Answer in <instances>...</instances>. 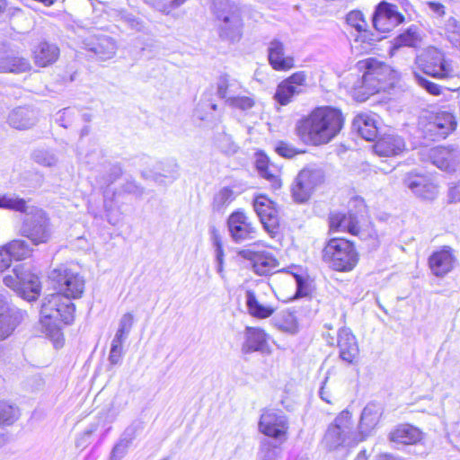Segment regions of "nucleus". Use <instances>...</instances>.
Returning a JSON list of instances; mask_svg holds the SVG:
<instances>
[{
	"label": "nucleus",
	"mask_w": 460,
	"mask_h": 460,
	"mask_svg": "<svg viewBox=\"0 0 460 460\" xmlns=\"http://www.w3.org/2000/svg\"><path fill=\"white\" fill-rule=\"evenodd\" d=\"M320 395H321V398H322L323 401L327 402L328 403H331V402H331V400H330V398H329V396H328V394H326V392L324 391V387H322V388H321Z\"/></svg>",
	"instance_id": "58"
},
{
	"label": "nucleus",
	"mask_w": 460,
	"mask_h": 460,
	"mask_svg": "<svg viewBox=\"0 0 460 460\" xmlns=\"http://www.w3.org/2000/svg\"><path fill=\"white\" fill-rule=\"evenodd\" d=\"M294 277L296 282V296H307L311 291L310 279L298 274H295Z\"/></svg>",
	"instance_id": "46"
},
{
	"label": "nucleus",
	"mask_w": 460,
	"mask_h": 460,
	"mask_svg": "<svg viewBox=\"0 0 460 460\" xmlns=\"http://www.w3.org/2000/svg\"><path fill=\"white\" fill-rule=\"evenodd\" d=\"M321 260L332 270L348 273L358 267L360 252L355 241L344 236H331L323 244Z\"/></svg>",
	"instance_id": "4"
},
{
	"label": "nucleus",
	"mask_w": 460,
	"mask_h": 460,
	"mask_svg": "<svg viewBox=\"0 0 460 460\" xmlns=\"http://www.w3.org/2000/svg\"><path fill=\"white\" fill-rule=\"evenodd\" d=\"M323 181L324 177L320 170L309 167L303 168L297 173L291 187L294 199L300 203L307 201Z\"/></svg>",
	"instance_id": "12"
},
{
	"label": "nucleus",
	"mask_w": 460,
	"mask_h": 460,
	"mask_svg": "<svg viewBox=\"0 0 460 460\" xmlns=\"http://www.w3.org/2000/svg\"><path fill=\"white\" fill-rule=\"evenodd\" d=\"M25 313L13 311L7 302L0 296V341L12 336L16 328L22 323Z\"/></svg>",
	"instance_id": "25"
},
{
	"label": "nucleus",
	"mask_w": 460,
	"mask_h": 460,
	"mask_svg": "<svg viewBox=\"0 0 460 460\" xmlns=\"http://www.w3.org/2000/svg\"><path fill=\"white\" fill-rule=\"evenodd\" d=\"M3 282L28 302L36 301L42 291L40 272L23 263L16 265L12 273L4 277Z\"/></svg>",
	"instance_id": "5"
},
{
	"label": "nucleus",
	"mask_w": 460,
	"mask_h": 460,
	"mask_svg": "<svg viewBox=\"0 0 460 460\" xmlns=\"http://www.w3.org/2000/svg\"><path fill=\"white\" fill-rule=\"evenodd\" d=\"M347 24L357 31L356 42L371 45L375 41L374 33L369 28L368 22L360 10H352L346 15Z\"/></svg>",
	"instance_id": "27"
},
{
	"label": "nucleus",
	"mask_w": 460,
	"mask_h": 460,
	"mask_svg": "<svg viewBox=\"0 0 460 460\" xmlns=\"http://www.w3.org/2000/svg\"><path fill=\"white\" fill-rule=\"evenodd\" d=\"M76 306L72 299L60 293L46 295L40 303L39 322L46 337L56 349L65 345L63 328L75 320Z\"/></svg>",
	"instance_id": "3"
},
{
	"label": "nucleus",
	"mask_w": 460,
	"mask_h": 460,
	"mask_svg": "<svg viewBox=\"0 0 460 460\" xmlns=\"http://www.w3.org/2000/svg\"><path fill=\"white\" fill-rule=\"evenodd\" d=\"M278 328L287 333L295 334L299 331V321L295 312H283L278 322Z\"/></svg>",
	"instance_id": "38"
},
{
	"label": "nucleus",
	"mask_w": 460,
	"mask_h": 460,
	"mask_svg": "<svg viewBox=\"0 0 460 460\" xmlns=\"http://www.w3.org/2000/svg\"><path fill=\"white\" fill-rule=\"evenodd\" d=\"M429 5L435 12H440L442 13H445V6L440 3L430 2Z\"/></svg>",
	"instance_id": "56"
},
{
	"label": "nucleus",
	"mask_w": 460,
	"mask_h": 460,
	"mask_svg": "<svg viewBox=\"0 0 460 460\" xmlns=\"http://www.w3.org/2000/svg\"><path fill=\"white\" fill-rule=\"evenodd\" d=\"M31 58L36 66L49 67L59 59L60 49L54 42L41 40L33 47Z\"/></svg>",
	"instance_id": "26"
},
{
	"label": "nucleus",
	"mask_w": 460,
	"mask_h": 460,
	"mask_svg": "<svg viewBox=\"0 0 460 460\" xmlns=\"http://www.w3.org/2000/svg\"><path fill=\"white\" fill-rule=\"evenodd\" d=\"M123 340L124 339L115 336L114 340L112 341L110 353V361L111 364H117L122 355Z\"/></svg>",
	"instance_id": "48"
},
{
	"label": "nucleus",
	"mask_w": 460,
	"mask_h": 460,
	"mask_svg": "<svg viewBox=\"0 0 460 460\" xmlns=\"http://www.w3.org/2000/svg\"><path fill=\"white\" fill-rule=\"evenodd\" d=\"M457 256L454 248L443 245L434 250L428 258V267L432 275L444 278L457 265Z\"/></svg>",
	"instance_id": "15"
},
{
	"label": "nucleus",
	"mask_w": 460,
	"mask_h": 460,
	"mask_svg": "<svg viewBox=\"0 0 460 460\" xmlns=\"http://www.w3.org/2000/svg\"><path fill=\"white\" fill-rule=\"evenodd\" d=\"M374 153L380 157H396L405 150V143L400 137L385 135L377 138L372 146Z\"/></svg>",
	"instance_id": "28"
},
{
	"label": "nucleus",
	"mask_w": 460,
	"mask_h": 460,
	"mask_svg": "<svg viewBox=\"0 0 460 460\" xmlns=\"http://www.w3.org/2000/svg\"><path fill=\"white\" fill-rule=\"evenodd\" d=\"M380 413L366 407L361 414L360 426L367 429H373L379 422Z\"/></svg>",
	"instance_id": "43"
},
{
	"label": "nucleus",
	"mask_w": 460,
	"mask_h": 460,
	"mask_svg": "<svg viewBox=\"0 0 460 460\" xmlns=\"http://www.w3.org/2000/svg\"><path fill=\"white\" fill-rule=\"evenodd\" d=\"M405 21L404 14L398 10L397 5L385 0L376 5L372 16L374 29L383 35L392 32L396 27L403 24Z\"/></svg>",
	"instance_id": "10"
},
{
	"label": "nucleus",
	"mask_w": 460,
	"mask_h": 460,
	"mask_svg": "<svg viewBox=\"0 0 460 460\" xmlns=\"http://www.w3.org/2000/svg\"><path fill=\"white\" fill-rule=\"evenodd\" d=\"M258 253V251L251 250V249H240L237 251V255L243 260H247L251 261L252 266L254 263L255 257Z\"/></svg>",
	"instance_id": "53"
},
{
	"label": "nucleus",
	"mask_w": 460,
	"mask_h": 460,
	"mask_svg": "<svg viewBox=\"0 0 460 460\" xmlns=\"http://www.w3.org/2000/svg\"><path fill=\"white\" fill-rule=\"evenodd\" d=\"M414 195L424 200H432L438 195V186L429 176L423 174L420 187L415 190Z\"/></svg>",
	"instance_id": "36"
},
{
	"label": "nucleus",
	"mask_w": 460,
	"mask_h": 460,
	"mask_svg": "<svg viewBox=\"0 0 460 460\" xmlns=\"http://www.w3.org/2000/svg\"><path fill=\"white\" fill-rule=\"evenodd\" d=\"M30 61L19 55H7L0 58L1 73H24L31 69Z\"/></svg>",
	"instance_id": "34"
},
{
	"label": "nucleus",
	"mask_w": 460,
	"mask_h": 460,
	"mask_svg": "<svg viewBox=\"0 0 460 460\" xmlns=\"http://www.w3.org/2000/svg\"><path fill=\"white\" fill-rule=\"evenodd\" d=\"M403 3L409 4L407 0H402L401 1V4H403Z\"/></svg>",
	"instance_id": "60"
},
{
	"label": "nucleus",
	"mask_w": 460,
	"mask_h": 460,
	"mask_svg": "<svg viewBox=\"0 0 460 460\" xmlns=\"http://www.w3.org/2000/svg\"><path fill=\"white\" fill-rule=\"evenodd\" d=\"M448 197L452 202H459L460 201V181L455 182L449 188Z\"/></svg>",
	"instance_id": "54"
},
{
	"label": "nucleus",
	"mask_w": 460,
	"mask_h": 460,
	"mask_svg": "<svg viewBox=\"0 0 460 460\" xmlns=\"http://www.w3.org/2000/svg\"><path fill=\"white\" fill-rule=\"evenodd\" d=\"M356 460H367V456L365 451L360 452Z\"/></svg>",
	"instance_id": "59"
},
{
	"label": "nucleus",
	"mask_w": 460,
	"mask_h": 460,
	"mask_svg": "<svg viewBox=\"0 0 460 460\" xmlns=\"http://www.w3.org/2000/svg\"><path fill=\"white\" fill-rule=\"evenodd\" d=\"M49 217L43 209L36 208L31 217L24 218L22 223L21 234L32 244L47 243L51 238Z\"/></svg>",
	"instance_id": "9"
},
{
	"label": "nucleus",
	"mask_w": 460,
	"mask_h": 460,
	"mask_svg": "<svg viewBox=\"0 0 460 460\" xmlns=\"http://www.w3.org/2000/svg\"><path fill=\"white\" fill-rule=\"evenodd\" d=\"M360 80L351 88V96L358 102H364L372 96L389 92L400 81V73L387 63L370 57L356 64Z\"/></svg>",
	"instance_id": "2"
},
{
	"label": "nucleus",
	"mask_w": 460,
	"mask_h": 460,
	"mask_svg": "<svg viewBox=\"0 0 460 460\" xmlns=\"http://www.w3.org/2000/svg\"><path fill=\"white\" fill-rule=\"evenodd\" d=\"M231 86L230 80L228 76L223 75L219 78L217 83V93L221 98H226L229 93V89Z\"/></svg>",
	"instance_id": "51"
},
{
	"label": "nucleus",
	"mask_w": 460,
	"mask_h": 460,
	"mask_svg": "<svg viewBox=\"0 0 460 460\" xmlns=\"http://www.w3.org/2000/svg\"><path fill=\"white\" fill-rule=\"evenodd\" d=\"M268 61L270 67L277 72H288L296 67V58L287 52L285 43L279 39L270 42Z\"/></svg>",
	"instance_id": "21"
},
{
	"label": "nucleus",
	"mask_w": 460,
	"mask_h": 460,
	"mask_svg": "<svg viewBox=\"0 0 460 460\" xmlns=\"http://www.w3.org/2000/svg\"><path fill=\"white\" fill-rule=\"evenodd\" d=\"M353 125L364 139L373 141L376 138L378 127L373 115L368 113L358 114L353 120Z\"/></svg>",
	"instance_id": "29"
},
{
	"label": "nucleus",
	"mask_w": 460,
	"mask_h": 460,
	"mask_svg": "<svg viewBox=\"0 0 460 460\" xmlns=\"http://www.w3.org/2000/svg\"><path fill=\"white\" fill-rule=\"evenodd\" d=\"M424 438L423 431L408 422L399 423L388 433V440L394 445L415 446Z\"/></svg>",
	"instance_id": "23"
},
{
	"label": "nucleus",
	"mask_w": 460,
	"mask_h": 460,
	"mask_svg": "<svg viewBox=\"0 0 460 460\" xmlns=\"http://www.w3.org/2000/svg\"><path fill=\"white\" fill-rule=\"evenodd\" d=\"M416 64L425 75L436 79H449L455 75L452 60L435 47L425 49L417 57Z\"/></svg>",
	"instance_id": "8"
},
{
	"label": "nucleus",
	"mask_w": 460,
	"mask_h": 460,
	"mask_svg": "<svg viewBox=\"0 0 460 460\" xmlns=\"http://www.w3.org/2000/svg\"><path fill=\"white\" fill-rule=\"evenodd\" d=\"M337 345L340 358L349 365H355L359 358V347L356 336L348 328L338 332Z\"/></svg>",
	"instance_id": "24"
},
{
	"label": "nucleus",
	"mask_w": 460,
	"mask_h": 460,
	"mask_svg": "<svg viewBox=\"0 0 460 460\" xmlns=\"http://www.w3.org/2000/svg\"><path fill=\"white\" fill-rule=\"evenodd\" d=\"M415 78L420 86L426 90L429 94L433 96H439L443 94V87L432 82L420 75H415Z\"/></svg>",
	"instance_id": "44"
},
{
	"label": "nucleus",
	"mask_w": 460,
	"mask_h": 460,
	"mask_svg": "<svg viewBox=\"0 0 460 460\" xmlns=\"http://www.w3.org/2000/svg\"><path fill=\"white\" fill-rule=\"evenodd\" d=\"M254 156V167L259 175L270 183L271 190L281 189L283 185L281 166L272 162L264 151L255 152Z\"/></svg>",
	"instance_id": "19"
},
{
	"label": "nucleus",
	"mask_w": 460,
	"mask_h": 460,
	"mask_svg": "<svg viewBox=\"0 0 460 460\" xmlns=\"http://www.w3.org/2000/svg\"><path fill=\"white\" fill-rule=\"evenodd\" d=\"M259 430L269 438H285L288 432L287 418L274 410L266 409L261 415Z\"/></svg>",
	"instance_id": "20"
},
{
	"label": "nucleus",
	"mask_w": 460,
	"mask_h": 460,
	"mask_svg": "<svg viewBox=\"0 0 460 460\" xmlns=\"http://www.w3.org/2000/svg\"><path fill=\"white\" fill-rule=\"evenodd\" d=\"M268 339V334L263 329L248 326L245 329L243 349L246 352L262 350L267 347Z\"/></svg>",
	"instance_id": "31"
},
{
	"label": "nucleus",
	"mask_w": 460,
	"mask_h": 460,
	"mask_svg": "<svg viewBox=\"0 0 460 460\" xmlns=\"http://www.w3.org/2000/svg\"><path fill=\"white\" fill-rule=\"evenodd\" d=\"M20 417L19 408L5 400H0V425H11Z\"/></svg>",
	"instance_id": "37"
},
{
	"label": "nucleus",
	"mask_w": 460,
	"mask_h": 460,
	"mask_svg": "<svg viewBox=\"0 0 460 460\" xmlns=\"http://www.w3.org/2000/svg\"><path fill=\"white\" fill-rule=\"evenodd\" d=\"M226 226L231 238L236 243L254 239L258 235L255 220L243 209L232 212L227 217Z\"/></svg>",
	"instance_id": "11"
},
{
	"label": "nucleus",
	"mask_w": 460,
	"mask_h": 460,
	"mask_svg": "<svg viewBox=\"0 0 460 460\" xmlns=\"http://www.w3.org/2000/svg\"><path fill=\"white\" fill-rule=\"evenodd\" d=\"M345 123L342 111L336 107H314L296 124L295 132L307 146H321L329 144L341 131Z\"/></svg>",
	"instance_id": "1"
},
{
	"label": "nucleus",
	"mask_w": 460,
	"mask_h": 460,
	"mask_svg": "<svg viewBox=\"0 0 460 460\" xmlns=\"http://www.w3.org/2000/svg\"><path fill=\"white\" fill-rule=\"evenodd\" d=\"M457 128L455 113L448 111H438L429 116L426 122V130L433 139H445Z\"/></svg>",
	"instance_id": "16"
},
{
	"label": "nucleus",
	"mask_w": 460,
	"mask_h": 460,
	"mask_svg": "<svg viewBox=\"0 0 460 460\" xmlns=\"http://www.w3.org/2000/svg\"><path fill=\"white\" fill-rule=\"evenodd\" d=\"M212 240L213 243L216 247L217 252V259L219 262L220 267L223 263V258H224V244H223V238L219 233V231L216 228L212 230Z\"/></svg>",
	"instance_id": "47"
},
{
	"label": "nucleus",
	"mask_w": 460,
	"mask_h": 460,
	"mask_svg": "<svg viewBox=\"0 0 460 460\" xmlns=\"http://www.w3.org/2000/svg\"><path fill=\"white\" fill-rule=\"evenodd\" d=\"M50 283L56 293L75 300L83 297L85 291V279L77 270L67 265L55 268L49 276Z\"/></svg>",
	"instance_id": "6"
},
{
	"label": "nucleus",
	"mask_w": 460,
	"mask_h": 460,
	"mask_svg": "<svg viewBox=\"0 0 460 460\" xmlns=\"http://www.w3.org/2000/svg\"><path fill=\"white\" fill-rule=\"evenodd\" d=\"M12 266L9 255L4 244L0 245V274L6 271Z\"/></svg>",
	"instance_id": "52"
},
{
	"label": "nucleus",
	"mask_w": 460,
	"mask_h": 460,
	"mask_svg": "<svg viewBox=\"0 0 460 460\" xmlns=\"http://www.w3.org/2000/svg\"><path fill=\"white\" fill-rule=\"evenodd\" d=\"M422 175L423 174L415 172L406 173L402 180L403 185L414 193L415 190L420 187Z\"/></svg>",
	"instance_id": "49"
},
{
	"label": "nucleus",
	"mask_w": 460,
	"mask_h": 460,
	"mask_svg": "<svg viewBox=\"0 0 460 460\" xmlns=\"http://www.w3.org/2000/svg\"><path fill=\"white\" fill-rule=\"evenodd\" d=\"M429 159L441 171L453 172L460 167V150L451 146H438L430 150Z\"/></svg>",
	"instance_id": "22"
},
{
	"label": "nucleus",
	"mask_w": 460,
	"mask_h": 460,
	"mask_svg": "<svg viewBox=\"0 0 460 460\" xmlns=\"http://www.w3.org/2000/svg\"><path fill=\"white\" fill-rule=\"evenodd\" d=\"M10 124L17 129H26L31 125V119L28 110L18 108L14 110L9 118Z\"/></svg>",
	"instance_id": "41"
},
{
	"label": "nucleus",
	"mask_w": 460,
	"mask_h": 460,
	"mask_svg": "<svg viewBox=\"0 0 460 460\" xmlns=\"http://www.w3.org/2000/svg\"><path fill=\"white\" fill-rule=\"evenodd\" d=\"M134 317L130 313L125 314L121 320H120V325L119 328L116 333L117 337H119L121 339H124L126 334L129 332L133 325Z\"/></svg>",
	"instance_id": "50"
},
{
	"label": "nucleus",
	"mask_w": 460,
	"mask_h": 460,
	"mask_svg": "<svg viewBox=\"0 0 460 460\" xmlns=\"http://www.w3.org/2000/svg\"><path fill=\"white\" fill-rule=\"evenodd\" d=\"M352 424V413L349 410L341 411L328 426L324 439L330 450H336L346 441L347 430Z\"/></svg>",
	"instance_id": "18"
},
{
	"label": "nucleus",
	"mask_w": 460,
	"mask_h": 460,
	"mask_svg": "<svg viewBox=\"0 0 460 460\" xmlns=\"http://www.w3.org/2000/svg\"><path fill=\"white\" fill-rule=\"evenodd\" d=\"M309 86L308 73L299 70L280 81L274 93V100L280 105L289 104L296 95L300 94Z\"/></svg>",
	"instance_id": "13"
},
{
	"label": "nucleus",
	"mask_w": 460,
	"mask_h": 460,
	"mask_svg": "<svg viewBox=\"0 0 460 460\" xmlns=\"http://www.w3.org/2000/svg\"><path fill=\"white\" fill-rule=\"evenodd\" d=\"M446 31L449 40L453 43L460 38V21L456 18H449L447 23Z\"/></svg>",
	"instance_id": "45"
},
{
	"label": "nucleus",
	"mask_w": 460,
	"mask_h": 460,
	"mask_svg": "<svg viewBox=\"0 0 460 460\" xmlns=\"http://www.w3.org/2000/svg\"><path fill=\"white\" fill-rule=\"evenodd\" d=\"M246 307L251 316L261 320L271 317L277 309L270 294L261 289L246 290Z\"/></svg>",
	"instance_id": "17"
},
{
	"label": "nucleus",
	"mask_w": 460,
	"mask_h": 460,
	"mask_svg": "<svg viewBox=\"0 0 460 460\" xmlns=\"http://www.w3.org/2000/svg\"><path fill=\"white\" fill-rule=\"evenodd\" d=\"M279 261L267 251H258L252 270L259 276L271 275L279 270Z\"/></svg>",
	"instance_id": "30"
},
{
	"label": "nucleus",
	"mask_w": 460,
	"mask_h": 460,
	"mask_svg": "<svg viewBox=\"0 0 460 460\" xmlns=\"http://www.w3.org/2000/svg\"><path fill=\"white\" fill-rule=\"evenodd\" d=\"M0 208L27 215L29 205L28 201L23 198L9 193H1Z\"/></svg>",
	"instance_id": "35"
},
{
	"label": "nucleus",
	"mask_w": 460,
	"mask_h": 460,
	"mask_svg": "<svg viewBox=\"0 0 460 460\" xmlns=\"http://www.w3.org/2000/svg\"><path fill=\"white\" fill-rule=\"evenodd\" d=\"M327 226L330 234L345 233L359 237L364 233L358 213L350 209L347 212L331 211L327 217Z\"/></svg>",
	"instance_id": "14"
},
{
	"label": "nucleus",
	"mask_w": 460,
	"mask_h": 460,
	"mask_svg": "<svg viewBox=\"0 0 460 460\" xmlns=\"http://www.w3.org/2000/svg\"><path fill=\"white\" fill-rule=\"evenodd\" d=\"M421 41V37L416 26H411L398 34L393 40L391 54H394L401 48H416Z\"/></svg>",
	"instance_id": "33"
},
{
	"label": "nucleus",
	"mask_w": 460,
	"mask_h": 460,
	"mask_svg": "<svg viewBox=\"0 0 460 460\" xmlns=\"http://www.w3.org/2000/svg\"><path fill=\"white\" fill-rule=\"evenodd\" d=\"M8 4V0H0V16L7 11Z\"/></svg>",
	"instance_id": "57"
},
{
	"label": "nucleus",
	"mask_w": 460,
	"mask_h": 460,
	"mask_svg": "<svg viewBox=\"0 0 460 460\" xmlns=\"http://www.w3.org/2000/svg\"><path fill=\"white\" fill-rule=\"evenodd\" d=\"M227 103L232 109L248 111L256 106L257 101L252 94L235 95L227 99Z\"/></svg>",
	"instance_id": "40"
},
{
	"label": "nucleus",
	"mask_w": 460,
	"mask_h": 460,
	"mask_svg": "<svg viewBox=\"0 0 460 460\" xmlns=\"http://www.w3.org/2000/svg\"><path fill=\"white\" fill-rule=\"evenodd\" d=\"M4 246L7 251L11 263L30 259L34 252L30 243L23 239H13L4 243Z\"/></svg>",
	"instance_id": "32"
},
{
	"label": "nucleus",
	"mask_w": 460,
	"mask_h": 460,
	"mask_svg": "<svg viewBox=\"0 0 460 460\" xmlns=\"http://www.w3.org/2000/svg\"><path fill=\"white\" fill-rule=\"evenodd\" d=\"M252 207L260 221L273 239H280L283 236V223L279 206L266 194L254 195Z\"/></svg>",
	"instance_id": "7"
},
{
	"label": "nucleus",
	"mask_w": 460,
	"mask_h": 460,
	"mask_svg": "<svg viewBox=\"0 0 460 460\" xmlns=\"http://www.w3.org/2000/svg\"><path fill=\"white\" fill-rule=\"evenodd\" d=\"M351 202L353 203V207L358 208V211L366 210L367 208V205L363 199L353 198Z\"/></svg>",
	"instance_id": "55"
},
{
	"label": "nucleus",
	"mask_w": 460,
	"mask_h": 460,
	"mask_svg": "<svg viewBox=\"0 0 460 460\" xmlns=\"http://www.w3.org/2000/svg\"><path fill=\"white\" fill-rule=\"evenodd\" d=\"M275 152L282 158L293 159L306 153L305 149L296 146L288 140H279L274 147Z\"/></svg>",
	"instance_id": "39"
},
{
	"label": "nucleus",
	"mask_w": 460,
	"mask_h": 460,
	"mask_svg": "<svg viewBox=\"0 0 460 460\" xmlns=\"http://www.w3.org/2000/svg\"><path fill=\"white\" fill-rule=\"evenodd\" d=\"M90 49L97 55L109 58L114 53V43L108 37H99Z\"/></svg>",
	"instance_id": "42"
}]
</instances>
